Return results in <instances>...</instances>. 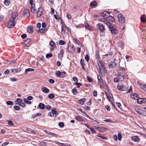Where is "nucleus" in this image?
I'll use <instances>...</instances> for the list:
<instances>
[{"label": "nucleus", "instance_id": "44", "mask_svg": "<svg viewBox=\"0 0 146 146\" xmlns=\"http://www.w3.org/2000/svg\"><path fill=\"white\" fill-rule=\"evenodd\" d=\"M31 11L32 12L34 13H36V10H35V8L33 7V5H32L31 8Z\"/></svg>", "mask_w": 146, "mask_h": 146}, {"label": "nucleus", "instance_id": "64", "mask_svg": "<svg viewBox=\"0 0 146 146\" xmlns=\"http://www.w3.org/2000/svg\"><path fill=\"white\" fill-rule=\"evenodd\" d=\"M27 35L25 34H23L21 35V38L23 39H25L27 37Z\"/></svg>", "mask_w": 146, "mask_h": 146}, {"label": "nucleus", "instance_id": "35", "mask_svg": "<svg viewBox=\"0 0 146 146\" xmlns=\"http://www.w3.org/2000/svg\"><path fill=\"white\" fill-rule=\"evenodd\" d=\"M56 75L58 77H60V76H62V73L59 71H56Z\"/></svg>", "mask_w": 146, "mask_h": 146}, {"label": "nucleus", "instance_id": "58", "mask_svg": "<svg viewBox=\"0 0 146 146\" xmlns=\"http://www.w3.org/2000/svg\"><path fill=\"white\" fill-rule=\"evenodd\" d=\"M73 40L75 43L78 44H79V43H80V42L78 39L74 38H73Z\"/></svg>", "mask_w": 146, "mask_h": 146}, {"label": "nucleus", "instance_id": "6", "mask_svg": "<svg viewBox=\"0 0 146 146\" xmlns=\"http://www.w3.org/2000/svg\"><path fill=\"white\" fill-rule=\"evenodd\" d=\"M117 65L116 62H111L108 64L109 68H115Z\"/></svg>", "mask_w": 146, "mask_h": 146}, {"label": "nucleus", "instance_id": "50", "mask_svg": "<svg viewBox=\"0 0 146 146\" xmlns=\"http://www.w3.org/2000/svg\"><path fill=\"white\" fill-rule=\"evenodd\" d=\"M16 110H20V108L18 106H15L13 107Z\"/></svg>", "mask_w": 146, "mask_h": 146}, {"label": "nucleus", "instance_id": "13", "mask_svg": "<svg viewBox=\"0 0 146 146\" xmlns=\"http://www.w3.org/2000/svg\"><path fill=\"white\" fill-rule=\"evenodd\" d=\"M21 70V68H13L12 69L11 71L13 73H16L20 72Z\"/></svg>", "mask_w": 146, "mask_h": 146}, {"label": "nucleus", "instance_id": "3", "mask_svg": "<svg viewBox=\"0 0 146 146\" xmlns=\"http://www.w3.org/2000/svg\"><path fill=\"white\" fill-rule=\"evenodd\" d=\"M117 88L120 91H125L127 89V87L122 84H119L117 87Z\"/></svg>", "mask_w": 146, "mask_h": 146}, {"label": "nucleus", "instance_id": "24", "mask_svg": "<svg viewBox=\"0 0 146 146\" xmlns=\"http://www.w3.org/2000/svg\"><path fill=\"white\" fill-rule=\"evenodd\" d=\"M106 19L107 20H109L110 21L113 22L115 20L114 18L112 16H108L106 17Z\"/></svg>", "mask_w": 146, "mask_h": 146}, {"label": "nucleus", "instance_id": "37", "mask_svg": "<svg viewBox=\"0 0 146 146\" xmlns=\"http://www.w3.org/2000/svg\"><path fill=\"white\" fill-rule=\"evenodd\" d=\"M34 70V69L32 68H28L27 69L25 70V72H26V73H27L28 72H31V71H33Z\"/></svg>", "mask_w": 146, "mask_h": 146}, {"label": "nucleus", "instance_id": "8", "mask_svg": "<svg viewBox=\"0 0 146 146\" xmlns=\"http://www.w3.org/2000/svg\"><path fill=\"white\" fill-rule=\"evenodd\" d=\"M42 13V9L41 7L38 8V10L36 16L38 17H40L41 16Z\"/></svg>", "mask_w": 146, "mask_h": 146}, {"label": "nucleus", "instance_id": "1", "mask_svg": "<svg viewBox=\"0 0 146 146\" xmlns=\"http://www.w3.org/2000/svg\"><path fill=\"white\" fill-rule=\"evenodd\" d=\"M97 27L98 30L100 31V34L101 36L104 35L103 31L105 30V29L104 27L102 24L99 23L97 24Z\"/></svg>", "mask_w": 146, "mask_h": 146}, {"label": "nucleus", "instance_id": "5", "mask_svg": "<svg viewBox=\"0 0 146 146\" xmlns=\"http://www.w3.org/2000/svg\"><path fill=\"white\" fill-rule=\"evenodd\" d=\"M117 17L118 18L119 21L121 23H123L125 21L124 18L121 14H119L118 15Z\"/></svg>", "mask_w": 146, "mask_h": 146}, {"label": "nucleus", "instance_id": "42", "mask_svg": "<svg viewBox=\"0 0 146 146\" xmlns=\"http://www.w3.org/2000/svg\"><path fill=\"white\" fill-rule=\"evenodd\" d=\"M6 103L8 105H13V102L12 101H7Z\"/></svg>", "mask_w": 146, "mask_h": 146}, {"label": "nucleus", "instance_id": "28", "mask_svg": "<svg viewBox=\"0 0 146 146\" xmlns=\"http://www.w3.org/2000/svg\"><path fill=\"white\" fill-rule=\"evenodd\" d=\"M117 44L119 47L122 48L123 45V41H121L118 42Z\"/></svg>", "mask_w": 146, "mask_h": 146}, {"label": "nucleus", "instance_id": "62", "mask_svg": "<svg viewBox=\"0 0 146 146\" xmlns=\"http://www.w3.org/2000/svg\"><path fill=\"white\" fill-rule=\"evenodd\" d=\"M46 108L49 110L51 109V107L50 105H47L46 106Z\"/></svg>", "mask_w": 146, "mask_h": 146}, {"label": "nucleus", "instance_id": "18", "mask_svg": "<svg viewBox=\"0 0 146 146\" xmlns=\"http://www.w3.org/2000/svg\"><path fill=\"white\" fill-rule=\"evenodd\" d=\"M100 70V74L102 76H105V74L106 72V70H104L103 69V70L99 69Z\"/></svg>", "mask_w": 146, "mask_h": 146}, {"label": "nucleus", "instance_id": "16", "mask_svg": "<svg viewBox=\"0 0 146 146\" xmlns=\"http://www.w3.org/2000/svg\"><path fill=\"white\" fill-rule=\"evenodd\" d=\"M146 100L145 99L139 98L138 99L137 102L139 104H141L145 103Z\"/></svg>", "mask_w": 146, "mask_h": 146}, {"label": "nucleus", "instance_id": "30", "mask_svg": "<svg viewBox=\"0 0 146 146\" xmlns=\"http://www.w3.org/2000/svg\"><path fill=\"white\" fill-rule=\"evenodd\" d=\"M131 97L132 98L135 99V98H138L139 96L137 94H136L134 93L131 96Z\"/></svg>", "mask_w": 146, "mask_h": 146}, {"label": "nucleus", "instance_id": "20", "mask_svg": "<svg viewBox=\"0 0 146 146\" xmlns=\"http://www.w3.org/2000/svg\"><path fill=\"white\" fill-rule=\"evenodd\" d=\"M18 14L16 13H13L12 15L11 20L12 21H15L16 18Z\"/></svg>", "mask_w": 146, "mask_h": 146}, {"label": "nucleus", "instance_id": "22", "mask_svg": "<svg viewBox=\"0 0 146 146\" xmlns=\"http://www.w3.org/2000/svg\"><path fill=\"white\" fill-rule=\"evenodd\" d=\"M22 102L23 100L22 99L18 98L17 99L16 101H15V104L19 105Z\"/></svg>", "mask_w": 146, "mask_h": 146}, {"label": "nucleus", "instance_id": "34", "mask_svg": "<svg viewBox=\"0 0 146 146\" xmlns=\"http://www.w3.org/2000/svg\"><path fill=\"white\" fill-rule=\"evenodd\" d=\"M85 100V99L82 98L81 99H80L79 100V103L80 104H81L82 105H83Z\"/></svg>", "mask_w": 146, "mask_h": 146}, {"label": "nucleus", "instance_id": "7", "mask_svg": "<svg viewBox=\"0 0 146 146\" xmlns=\"http://www.w3.org/2000/svg\"><path fill=\"white\" fill-rule=\"evenodd\" d=\"M23 15L25 17H28L30 16L29 11L27 9H25L24 11Z\"/></svg>", "mask_w": 146, "mask_h": 146}, {"label": "nucleus", "instance_id": "33", "mask_svg": "<svg viewBox=\"0 0 146 146\" xmlns=\"http://www.w3.org/2000/svg\"><path fill=\"white\" fill-rule=\"evenodd\" d=\"M76 119L77 121H82L83 120V119L80 116H76Z\"/></svg>", "mask_w": 146, "mask_h": 146}, {"label": "nucleus", "instance_id": "63", "mask_svg": "<svg viewBox=\"0 0 146 146\" xmlns=\"http://www.w3.org/2000/svg\"><path fill=\"white\" fill-rule=\"evenodd\" d=\"M75 84H76L78 88H79L80 86L82 85V84L76 82Z\"/></svg>", "mask_w": 146, "mask_h": 146}, {"label": "nucleus", "instance_id": "41", "mask_svg": "<svg viewBox=\"0 0 146 146\" xmlns=\"http://www.w3.org/2000/svg\"><path fill=\"white\" fill-rule=\"evenodd\" d=\"M141 88L144 90L146 91V85L145 84H143L141 86Z\"/></svg>", "mask_w": 146, "mask_h": 146}, {"label": "nucleus", "instance_id": "4", "mask_svg": "<svg viewBox=\"0 0 146 146\" xmlns=\"http://www.w3.org/2000/svg\"><path fill=\"white\" fill-rule=\"evenodd\" d=\"M15 25V21L10 20L8 23L7 27L9 28H13Z\"/></svg>", "mask_w": 146, "mask_h": 146}, {"label": "nucleus", "instance_id": "45", "mask_svg": "<svg viewBox=\"0 0 146 146\" xmlns=\"http://www.w3.org/2000/svg\"><path fill=\"white\" fill-rule=\"evenodd\" d=\"M52 56V54H47L46 55V58H47L51 57Z\"/></svg>", "mask_w": 146, "mask_h": 146}, {"label": "nucleus", "instance_id": "52", "mask_svg": "<svg viewBox=\"0 0 146 146\" xmlns=\"http://www.w3.org/2000/svg\"><path fill=\"white\" fill-rule=\"evenodd\" d=\"M122 135L120 133H118V138L119 140V141H121L122 138Z\"/></svg>", "mask_w": 146, "mask_h": 146}, {"label": "nucleus", "instance_id": "9", "mask_svg": "<svg viewBox=\"0 0 146 146\" xmlns=\"http://www.w3.org/2000/svg\"><path fill=\"white\" fill-rule=\"evenodd\" d=\"M100 15L101 16L104 17V18H106V17L108 16L109 15V13L107 11H104L103 13H101Z\"/></svg>", "mask_w": 146, "mask_h": 146}, {"label": "nucleus", "instance_id": "15", "mask_svg": "<svg viewBox=\"0 0 146 146\" xmlns=\"http://www.w3.org/2000/svg\"><path fill=\"white\" fill-rule=\"evenodd\" d=\"M68 50L69 52H74L75 49H74V48L73 46H69L68 45Z\"/></svg>", "mask_w": 146, "mask_h": 146}, {"label": "nucleus", "instance_id": "39", "mask_svg": "<svg viewBox=\"0 0 146 146\" xmlns=\"http://www.w3.org/2000/svg\"><path fill=\"white\" fill-rule=\"evenodd\" d=\"M48 97L50 99H53L54 98V96L53 94H51L48 95Z\"/></svg>", "mask_w": 146, "mask_h": 146}, {"label": "nucleus", "instance_id": "43", "mask_svg": "<svg viewBox=\"0 0 146 146\" xmlns=\"http://www.w3.org/2000/svg\"><path fill=\"white\" fill-rule=\"evenodd\" d=\"M85 28L86 29H89L90 30H91L92 29L89 25H86Z\"/></svg>", "mask_w": 146, "mask_h": 146}, {"label": "nucleus", "instance_id": "32", "mask_svg": "<svg viewBox=\"0 0 146 146\" xmlns=\"http://www.w3.org/2000/svg\"><path fill=\"white\" fill-rule=\"evenodd\" d=\"M52 114H53V116L54 115H56L57 114V112L55 109H52L51 111Z\"/></svg>", "mask_w": 146, "mask_h": 146}, {"label": "nucleus", "instance_id": "47", "mask_svg": "<svg viewBox=\"0 0 146 146\" xmlns=\"http://www.w3.org/2000/svg\"><path fill=\"white\" fill-rule=\"evenodd\" d=\"M65 43V42L62 40H60L59 42V44L60 45H64V44Z\"/></svg>", "mask_w": 146, "mask_h": 146}, {"label": "nucleus", "instance_id": "38", "mask_svg": "<svg viewBox=\"0 0 146 146\" xmlns=\"http://www.w3.org/2000/svg\"><path fill=\"white\" fill-rule=\"evenodd\" d=\"M4 3L6 5H9L10 4L9 0H5L4 1Z\"/></svg>", "mask_w": 146, "mask_h": 146}, {"label": "nucleus", "instance_id": "46", "mask_svg": "<svg viewBox=\"0 0 146 146\" xmlns=\"http://www.w3.org/2000/svg\"><path fill=\"white\" fill-rule=\"evenodd\" d=\"M50 44L51 47H53L55 45V43L53 40H51L50 42Z\"/></svg>", "mask_w": 146, "mask_h": 146}, {"label": "nucleus", "instance_id": "55", "mask_svg": "<svg viewBox=\"0 0 146 146\" xmlns=\"http://www.w3.org/2000/svg\"><path fill=\"white\" fill-rule=\"evenodd\" d=\"M77 92V90L76 89L74 88L72 90V92L74 94L76 95Z\"/></svg>", "mask_w": 146, "mask_h": 146}, {"label": "nucleus", "instance_id": "31", "mask_svg": "<svg viewBox=\"0 0 146 146\" xmlns=\"http://www.w3.org/2000/svg\"><path fill=\"white\" fill-rule=\"evenodd\" d=\"M97 4V3L95 1H94L91 2L90 3V5L92 7H95Z\"/></svg>", "mask_w": 146, "mask_h": 146}, {"label": "nucleus", "instance_id": "57", "mask_svg": "<svg viewBox=\"0 0 146 146\" xmlns=\"http://www.w3.org/2000/svg\"><path fill=\"white\" fill-rule=\"evenodd\" d=\"M85 60L88 62L89 60V57L88 55H86L85 57Z\"/></svg>", "mask_w": 146, "mask_h": 146}, {"label": "nucleus", "instance_id": "25", "mask_svg": "<svg viewBox=\"0 0 146 146\" xmlns=\"http://www.w3.org/2000/svg\"><path fill=\"white\" fill-rule=\"evenodd\" d=\"M42 91L44 93H47L49 92V90L46 87H43L42 88Z\"/></svg>", "mask_w": 146, "mask_h": 146}, {"label": "nucleus", "instance_id": "10", "mask_svg": "<svg viewBox=\"0 0 146 146\" xmlns=\"http://www.w3.org/2000/svg\"><path fill=\"white\" fill-rule=\"evenodd\" d=\"M97 78L98 80V83L100 86H102V84H103L102 81L103 79L101 78V76L100 75H98Z\"/></svg>", "mask_w": 146, "mask_h": 146}, {"label": "nucleus", "instance_id": "40", "mask_svg": "<svg viewBox=\"0 0 146 146\" xmlns=\"http://www.w3.org/2000/svg\"><path fill=\"white\" fill-rule=\"evenodd\" d=\"M87 117H88L89 119H92V121L94 123H95L97 124V123H98V122L97 121H96V120L93 119L90 116H89L88 115H87Z\"/></svg>", "mask_w": 146, "mask_h": 146}, {"label": "nucleus", "instance_id": "48", "mask_svg": "<svg viewBox=\"0 0 146 146\" xmlns=\"http://www.w3.org/2000/svg\"><path fill=\"white\" fill-rule=\"evenodd\" d=\"M80 63L82 66H84V59H81L80 60Z\"/></svg>", "mask_w": 146, "mask_h": 146}, {"label": "nucleus", "instance_id": "59", "mask_svg": "<svg viewBox=\"0 0 146 146\" xmlns=\"http://www.w3.org/2000/svg\"><path fill=\"white\" fill-rule=\"evenodd\" d=\"M78 110H79L80 112H81L82 113H83L85 114L87 117V115H88L86 114V112L85 111H83L82 110L81 108H79L78 109Z\"/></svg>", "mask_w": 146, "mask_h": 146}, {"label": "nucleus", "instance_id": "21", "mask_svg": "<svg viewBox=\"0 0 146 146\" xmlns=\"http://www.w3.org/2000/svg\"><path fill=\"white\" fill-rule=\"evenodd\" d=\"M98 64L99 68V69L101 68H104L105 66L100 61H99V63H98Z\"/></svg>", "mask_w": 146, "mask_h": 146}, {"label": "nucleus", "instance_id": "26", "mask_svg": "<svg viewBox=\"0 0 146 146\" xmlns=\"http://www.w3.org/2000/svg\"><path fill=\"white\" fill-rule=\"evenodd\" d=\"M106 24L110 29L113 27L112 24L108 21L106 22Z\"/></svg>", "mask_w": 146, "mask_h": 146}, {"label": "nucleus", "instance_id": "14", "mask_svg": "<svg viewBox=\"0 0 146 146\" xmlns=\"http://www.w3.org/2000/svg\"><path fill=\"white\" fill-rule=\"evenodd\" d=\"M45 107V104L42 103H40L37 107V108L39 109L40 108L41 110H43L44 108Z\"/></svg>", "mask_w": 146, "mask_h": 146}, {"label": "nucleus", "instance_id": "54", "mask_svg": "<svg viewBox=\"0 0 146 146\" xmlns=\"http://www.w3.org/2000/svg\"><path fill=\"white\" fill-rule=\"evenodd\" d=\"M87 78L89 82H92V80L90 77L87 76Z\"/></svg>", "mask_w": 146, "mask_h": 146}, {"label": "nucleus", "instance_id": "12", "mask_svg": "<svg viewBox=\"0 0 146 146\" xmlns=\"http://www.w3.org/2000/svg\"><path fill=\"white\" fill-rule=\"evenodd\" d=\"M30 38H27L25 41L24 44L25 45V46H27L30 44Z\"/></svg>", "mask_w": 146, "mask_h": 146}, {"label": "nucleus", "instance_id": "27", "mask_svg": "<svg viewBox=\"0 0 146 146\" xmlns=\"http://www.w3.org/2000/svg\"><path fill=\"white\" fill-rule=\"evenodd\" d=\"M106 94L107 95V98L108 99L109 101L112 102L113 99V98L112 94H111V96L110 95V96H109L107 94Z\"/></svg>", "mask_w": 146, "mask_h": 146}, {"label": "nucleus", "instance_id": "17", "mask_svg": "<svg viewBox=\"0 0 146 146\" xmlns=\"http://www.w3.org/2000/svg\"><path fill=\"white\" fill-rule=\"evenodd\" d=\"M141 21L142 22L144 23L146 22V16L143 15L141 16L140 18Z\"/></svg>", "mask_w": 146, "mask_h": 146}, {"label": "nucleus", "instance_id": "60", "mask_svg": "<svg viewBox=\"0 0 146 146\" xmlns=\"http://www.w3.org/2000/svg\"><path fill=\"white\" fill-rule=\"evenodd\" d=\"M61 34L62 35L64 34L65 33L64 30L63 29V27L62 26L61 27Z\"/></svg>", "mask_w": 146, "mask_h": 146}, {"label": "nucleus", "instance_id": "53", "mask_svg": "<svg viewBox=\"0 0 146 146\" xmlns=\"http://www.w3.org/2000/svg\"><path fill=\"white\" fill-rule=\"evenodd\" d=\"M97 136L98 137H99L103 139H107L106 137L105 136H100L99 135H97Z\"/></svg>", "mask_w": 146, "mask_h": 146}, {"label": "nucleus", "instance_id": "2", "mask_svg": "<svg viewBox=\"0 0 146 146\" xmlns=\"http://www.w3.org/2000/svg\"><path fill=\"white\" fill-rule=\"evenodd\" d=\"M135 110L140 115H145L146 114V111H144L141 108H136Z\"/></svg>", "mask_w": 146, "mask_h": 146}, {"label": "nucleus", "instance_id": "11", "mask_svg": "<svg viewBox=\"0 0 146 146\" xmlns=\"http://www.w3.org/2000/svg\"><path fill=\"white\" fill-rule=\"evenodd\" d=\"M33 27L32 26H30L27 28V30L29 33H32L33 32Z\"/></svg>", "mask_w": 146, "mask_h": 146}, {"label": "nucleus", "instance_id": "61", "mask_svg": "<svg viewBox=\"0 0 146 146\" xmlns=\"http://www.w3.org/2000/svg\"><path fill=\"white\" fill-rule=\"evenodd\" d=\"M27 99L29 100H31L33 99V97L31 96H29L27 97Z\"/></svg>", "mask_w": 146, "mask_h": 146}, {"label": "nucleus", "instance_id": "49", "mask_svg": "<svg viewBox=\"0 0 146 146\" xmlns=\"http://www.w3.org/2000/svg\"><path fill=\"white\" fill-rule=\"evenodd\" d=\"M96 58L98 59L99 58V54L98 52H96Z\"/></svg>", "mask_w": 146, "mask_h": 146}, {"label": "nucleus", "instance_id": "51", "mask_svg": "<svg viewBox=\"0 0 146 146\" xmlns=\"http://www.w3.org/2000/svg\"><path fill=\"white\" fill-rule=\"evenodd\" d=\"M41 115V114L40 113H36L35 115H33V118H34L37 116H40Z\"/></svg>", "mask_w": 146, "mask_h": 146}, {"label": "nucleus", "instance_id": "19", "mask_svg": "<svg viewBox=\"0 0 146 146\" xmlns=\"http://www.w3.org/2000/svg\"><path fill=\"white\" fill-rule=\"evenodd\" d=\"M110 31L111 33L113 35H115L117 33V31L113 27L110 29Z\"/></svg>", "mask_w": 146, "mask_h": 146}, {"label": "nucleus", "instance_id": "29", "mask_svg": "<svg viewBox=\"0 0 146 146\" xmlns=\"http://www.w3.org/2000/svg\"><path fill=\"white\" fill-rule=\"evenodd\" d=\"M23 100L24 102L27 104H31V102L29 101V100H28L27 98H24Z\"/></svg>", "mask_w": 146, "mask_h": 146}, {"label": "nucleus", "instance_id": "56", "mask_svg": "<svg viewBox=\"0 0 146 146\" xmlns=\"http://www.w3.org/2000/svg\"><path fill=\"white\" fill-rule=\"evenodd\" d=\"M58 125L61 127H63L64 125V123L62 122H59L58 123Z\"/></svg>", "mask_w": 146, "mask_h": 146}, {"label": "nucleus", "instance_id": "23", "mask_svg": "<svg viewBox=\"0 0 146 146\" xmlns=\"http://www.w3.org/2000/svg\"><path fill=\"white\" fill-rule=\"evenodd\" d=\"M131 139L133 141L137 142L139 140V139L137 136H135L132 137Z\"/></svg>", "mask_w": 146, "mask_h": 146}, {"label": "nucleus", "instance_id": "36", "mask_svg": "<svg viewBox=\"0 0 146 146\" xmlns=\"http://www.w3.org/2000/svg\"><path fill=\"white\" fill-rule=\"evenodd\" d=\"M125 70V68L124 67H122L121 66H119L118 67V69H117V71H124Z\"/></svg>", "mask_w": 146, "mask_h": 146}]
</instances>
